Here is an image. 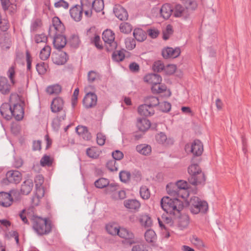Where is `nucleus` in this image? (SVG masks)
<instances>
[{"instance_id": "obj_1", "label": "nucleus", "mask_w": 251, "mask_h": 251, "mask_svg": "<svg viewBox=\"0 0 251 251\" xmlns=\"http://www.w3.org/2000/svg\"><path fill=\"white\" fill-rule=\"evenodd\" d=\"M160 205L164 211L175 217H179L183 207L182 201L177 198H171L168 196L162 198Z\"/></svg>"}, {"instance_id": "obj_2", "label": "nucleus", "mask_w": 251, "mask_h": 251, "mask_svg": "<svg viewBox=\"0 0 251 251\" xmlns=\"http://www.w3.org/2000/svg\"><path fill=\"white\" fill-rule=\"evenodd\" d=\"M32 228L39 236L46 235L51 231V225L47 219L33 216L31 218Z\"/></svg>"}, {"instance_id": "obj_3", "label": "nucleus", "mask_w": 251, "mask_h": 251, "mask_svg": "<svg viewBox=\"0 0 251 251\" xmlns=\"http://www.w3.org/2000/svg\"><path fill=\"white\" fill-rule=\"evenodd\" d=\"M188 205L191 212L195 214L199 213H205L208 209L207 203L203 201H201L197 197H193L191 198L188 202Z\"/></svg>"}, {"instance_id": "obj_4", "label": "nucleus", "mask_w": 251, "mask_h": 251, "mask_svg": "<svg viewBox=\"0 0 251 251\" xmlns=\"http://www.w3.org/2000/svg\"><path fill=\"white\" fill-rule=\"evenodd\" d=\"M102 39L107 44L106 49L107 51H112L116 50L117 43L115 41V34L112 30H104L102 33Z\"/></svg>"}, {"instance_id": "obj_5", "label": "nucleus", "mask_w": 251, "mask_h": 251, "mask_svg": "<svg viewBox=\"0 0 251 251\" xmlns=\"http://www.w3.org/2000/svg\"><path fill=\"white\" fill-rule=\"evenodd\" d=\"M49 36L51 38H53V46L55 49L58 50H61L66 45L67 39L66 37L62 35V33H52V28H49Z\"/></svg>"}, {"instance_id": "obj_6", "label": "nucleus", "mask_w": 251, "mask_h": 251, "mask_svg": "<svg viewBox=\"0 0 251 251\" xmlns=\"http://www.w3.org/2000/svg\"><path fill=\"white\" fill-rule=\"evenodd\" d=\"M185 150L186 151H190L195 156H200L203 151V145L199 140H195L191 145L187 144Z\"/></svg>"}, {"instance_id": "obj_7", "label": "nucleus", "mask_w": 251, "mask_h": 251, "mask_svg": "<svg viewBox=\"0 0 251 251\" xmlns=\"http://www.w3.org/2000/svg\"><path fill=\"white\" fill-rule=\"evenodd\" d=\"M51 58L53 63L61 65L67 62L69 56L66 52L61 51L58 53L53 52Z\"/></svg>"}, {"instance_id": "obj_8", "label": "nucleus", "mask_w": 251, "mask_h": 251, "mask_svg": "<svg viewBox=\"0 0 251 251\" xmlns=\"http://www.w3.org/2000/svg\"><path fill=\"white\" fill-rule=\"evenodd\" d=\"M97 102V96L93 93H88L83 100V104L86 108H90L95 106Z\"/></svg>"}, {"instance_id": "obj_9", "label": "nucleus", "mask_w": 251, "mask_h": 251, "mask_svg": "<svg viewBox=\"0 0 251 251\" xmlns=\"http://www.w3.org/2000/svg\"><path fill=\"white\" fill-rule=\"evenodd\" d=\"M166 190L168 194L171 196H174L177 197H181L182 198L185 199L187 198L189 194L187 192H185V194L183 195V194L180 193L179 191H178V187L175 183H170L168 184L166 186Z\"/></svg>"}, {"instance_id": "obj_10", "label": "nucleus", "mask_w": 251, "mask_h": 251, "mask_svg": "<svg viewBox=\"0 0 251 251\" xmlns=\"http://www.w3.org/2000/svg\"><path fill=\"white\" fill-rule=\"evenodd\" d=\"M181 51L179 48L173 49L171 47H167L163 49L162 50V55L163 58L168 59L170 58H175L178 57L180 54Z\"/></svg>"}, {"instance_id": "obj_11", "label": "nucleus", "mask_w": 251, "mask_h": 251, "mask_svg": "<svg viewBox=\"0 0 251 251\" xmlns=\"http://www.w3.org/2000/svg\"><path fill=\"white\" fill-rule=\"evenodd\" d=\"M118 236L127 240L130 245L135 243L134 234L130 230L124 227L120 228Z\"/></svg>"}, {"instance_id": "obj_12", "label": "nucleus", "mask_w": 251, "mask_h": 251, "mask_svg": "<svg viewBox=\"0 0 251 251\" xmlns=\"http://www.w3.org/2000/svg\"><path fill=\"white\" fill-rule=\"evenodd\" d=\"M6 179L10 183H19L22 180V174L18 171H9L6 175Z\"/></svg>"}, {"instance_id": "obj_13", "label": "nucleus", "mask_w": 251, "mask_h": 251, "mask_svg": "<svg viewBox=\"0 0 251 251\" xmlns=\"http://www.w3.org/2000/svg\"><path fill=\"white\" fill-rule=\"evenodd\" d=\"M2 9L4 11H8L11 14L16 12L17 4L16 0H0Z\"/></svg>"}, {"instance_id": "obj_14", "label": "nucleus", "mask_w": 251, "mask_h": 251, "mask_svg": "<svg viewBox=\"0 0 251 251\" xmlns=\"http://www.w3.org/2000/svg\"><path fill=\"white\" fill-rule=\"evenodd\" d=\"M52 26L49 28H52V33H62L64 31L65 26L58 17H54L52 18Z\"/></svg>"}, {"instance_id": "obj_15", "label": "nucleus", "mask_w": 251, "mask_h": 251, "mask_svg": "<svg viewBox=\"0 0 251 251\" xmlns=\"http://www.w3.org/2000/svg\"><path fill=\"white\" fill-rule=\"evenodd\" d=\"M24 110L23 106L19 103L14 104L12 108L11 117L13 116L17 121L21 120L24 117Z\"/></svg>"}, {"instance_id": "obj_16", "label": "nucleus", "mask_w": 251, "mask_h": 251, "mask_svg": "<svg viewBox=\"0 0 251 251\" xmlns=\"http://www.w3.org/2000/svg\"><path fill=\"white\" fill-rule=\"evenodd\" d=\"M13 202V198L11 194L8 193L0 192V205L3 207L10 206Z\"/></svg>"}, {"instance_id": "obj_17", "label": "nucleus", "mask_w": 251, "mask_h": 251, "mask_svg": "<svg viewBox=\"0 0 251 251\" xmlns=\"http://www.w3.org/2000/svg\"><path fill=\"white\" fill-rule=\"evenodd\" d=\"M188 181L190 184L193 185L204 184L205 181V177L202 172H199V173L195 175L194 176H190L188 178Z\"/></svg>"}, {"instance_id": "obj_18", "label": "nucleus", "mask_w": 251, "mask_h": 251, "mask_svg": "<svg viewBox=\"0 0 251 251\" xmlns=\"http://www.w3.org/2000/svg\"><path fill=\"white\" fill-rule=\"evenodd\" d=\"M64 101L60 97L54 98L51 103L50 109L53 113H57L63 110Z\"/></svg>"}, {"instance_id": "obj_19", "label": "nucleus", "mask_w": 251, "mask_h": 251, "mask_svg": "<svg viewBox=\"0 0 251 251\" xmlns=\"http://www.w3.org/2000/svg\"><path fill=\"white\" fill-rule=\"evenodd\" d=\"M173 12H174V16L176 17H183L184 18H186L190 15L188 10L179 4L175 5Z\"/></svg>"}, {"instance_id": "obj_20", "label": "nucleus", "mask_w": 251, "mask_h": 251, "mask_svg": "<svg viewBox=\"0 0 251 251\" xmlns=\"http://www.w3.org/2000/svg\"><path fill=\"white\" fill-rule=\"evenodd\" d=\"M115 16L121 21L127 20L128 15L126 10L120 5L116 6L113 9Z\"/></svg>"}, {"instance_id": "obj_21", "label": "nucleus", "mask_w": 251, "mask_h": 251, "mask_svg": "<svg viewBox=\"0 0 251 251\" xmlns=\"http://www.w3.org/2000/svg\"><path fill=\"white\" fill-rule=\"evenodd\" d=\"M11 90V85L4 76H0V92L3 95L8 94Z\"/></svg>"}, {"instance_id": "obj_22", "label": "nucleus", "mask_w": 251, "mask_h": 251, "mask_svg": "<svg viewBox=\"0 0 251 251\" xmlns=\"http://www.w3.org/2000/svg\"><path fill=\"white\" fill-rule=\"evenodd\" d=\"M12 107L8 103H3L0 107L1 116L5 119L9 120L11 119Z\"/></svg>"}, {"instance_id": "obj_23", "label": "nucleus", "mask_w": 251, "mask_h": 251, "mask_svg": "<svg viewBox=\"0 0 251 251\" xmlns=\"http://www.w3.org/2000/svg\"><path fill=\"white\" fill-rule=\"evenodd\" d=\"M136 126L140 131L145 132L151 126V122L149 120L145 118H138Z\"/></svg>"}, {"instance_id": "obj_24", "label": "nucleus", "mask_w": 251, "mask_h": 251, "mask_svg": "<svg viewBox=\"0 0 251 251\" xmlns=\"http://www.w3.org/2000/svg\"><path fill=\"white\" fill-rule=\"evenodd\" d=\"M83 11L80 6L75 5L70 10L71 17L75 21L79 22L81 20Z\"/></svg>"}, {"instance_id": "obj_25", "label": "nucleus", "mask_w": 251, "mask_h": 251, "mask_svg": "<svg viewBox=\"0 0 251 251\" xmlns=\"http://www.w3.org/2000/svg\"><path fill=\"white\" fill-rule=\"evenodd\" d=\"M145 81L151 83L152 85L160 83L162 81L161 76L156 74H150L144 77Z\"/></svg>"}, {"instance_id": "obj_26", "label": "nucleus", "mask_w": 251, "mask_h": 251, "mask_svg": "<svg viewBox=\"0 0 251 251\" xmlns=\"http://www.w3.org/2000/svg\"><path fill=\"white\" fill-rule=\"evenodd\" d=\"M138 113L141 115L147 117L153 115L154 110L153 108H151L150 106L145 103L139 106Z\"/></svg>"}, {"instance_id": "obj_27", "label": "nucleus", "mask_w": 251, "mask_h": 251, "mask_svg": "<svg viewBox=\"0 0 251 251\" xmlns=\"http://www.w3.org/2000/svg\"><path fill=\"white\" fill-rule=\"evenodd\" d=\"M33 186V184L31 179L25 180L21 185V193L23 195H28L31 191Z\"/></svg>"}, {"instance_id": "obj_28", "label": "nucleus", "mask_w": 251, "mask_h": 251, "mask_svg": "<svg viewBox=\"0 0 251 251\" xmlns=\"http://www.w3.org/2000/svg\"><path fill=\"white\" fill-rule=\"evenodd\" d=\"M124 204L126 208L134 210H138L141 205L140 202L135 199L125 200Z\"/></svg>"}, {"instance_id": "obj_29", "label": "nucleus", "mask_w": 251, "mask_h": 251, "mask_svg": "<svg viewBox=\"0 0 251 251\" xmlns=\"http://www.w3.org/2000/svg\"><path fill=\"white\" fill-rule=\"evenodd\" d=\"M112 53V59L114 61L119 62L122 61L125 57V52L126 50L124 49L115 50Z\"/></svg>"}, {"instance_id": "obj_30", "label": "nucleus", "mask_w": 251, "mask_h": 251, "mask_svg": "<svg viewBox=\"0 0 251 251\" xmlns=\"http://www.w3.org/2000/svg\"><path fill=\"white\" fill-rule=\"evenodd\" d=\"M173 10L169 4L166 3L160 9V14L165 19H168L171 15Z\"/></svg>"}, {"instance_id": "obj_31", "label": "nucleus", "mask_w": 251, "mask_h": 251, "mask_svg": "<svg viewBox=\"0 0 251 251\" xmlns=\"http://www.w3.org/2000/svg\"><path fill=\"white\" fill-rule=\"evenodd\" d=\"M133 36L139 42H143L147 38L146 32L141 28H135L133 31Z\"/></svg>"}, {"instance_id": "obj_32", "label": "nucleus", "mask_w": 251, "mask_h": 251, "mask_svg": "<svg viewBox=\"0 0 251 251\" xmlns=\"http://www.w3.org/2000/svg\"><path fill=\"white\" fill-rule=\"evenodd\" d=\"M136 150L140 154L144 155H149L151 151V147L146 144H141L137 146Z\"/></svg>"}, {"instance_id": "obj_33", "label": "nucleus", "mask_w": 251, "mask_h": 251, "mask_svg": "<svg viewBox=\"0 0 251 251\" xmlns=\"http://www.w3.org/2000/svg\"><path fill=\"white\" fill-rule=\"evenodd\" d=\"M145 102L146 104L148 105V106H150L151 108L153 109L154 107H155L160 104L158 99L157 97L153 96L147 97L145 99Z\"/></svg>"}, {"instance_id": "obj_34", "label": "nucleus", "mask_w": 251, "mask_h": 251, "mask_svg": "<svg viewBox=\"0 0 251 251\" xmlns=\"http://www.w3.org/2000/svg\"><path fill=\"white\" fill-rule=\"evenodd\" d=\"M175 185L178 187V191H179L180 193L184 195L186 192L188 193L187 191L188 188V184L186 181L182 180H178L175 183Z\"/></svg>"}, {"instance_id": "obj_35", "label": "nucleus", "mask_w": 251, "mask_h": 251, "mask_svg": "<svg viewBox=\"0 0 251 251\" xmlns=\"http://www.w3.org/2000/svg\"><path fill=\"white\" fill-rule=\"evenodd\" d=\"M145 238L149 243H154L156 239L155 232L152 229H148L145 233Z\"/></svg>"}, {"instance_id": "obj_36", "label": "nucleus", "mask_w": 251, "mask_h": 251, "mask_svg": "<svg viewBox=\"0 0 251 251\" xmlns=\"http://www.w3.org/2000/svg\"><path fill=\"white\" fill-rule=\"evenodd\" d=\"M51 48L49 46H45L41 50L40 58L42 60H47L50 54Z\"/></svg>"}, {"instance_id": "obj_37", "label": "nucleus", "mask_w": 251, "mask_h": 251, "mask_svg": "<svg viewBox=\"0 0 251 251\" xmlns=\"http://www.w3.org/2000/svg\"><path fill=\"white\" fill-rule=\"evenodd\" d=\"M61 91V87L58 84L48 86L46 89V92L50 95H57Z\"/></svg>"}, {"instance_id": "obj_38", "label": "nucleus", "mask_w": 251, "mask_h": 251, "mask_svg": "<svg viewBox=\"0 0 251 251\" xmlns=\"http://www.w3.org/2000/svg\"><path fill=\"white\" fill-rule=\"evenodd\" d=\"M109 183V181L108 179L101 177L95 182V185L97 188L102 189L106 187Z\"/></svg>"}, {"instance_id": "obj_39", "label": "nucleus", "mask_w": 251, "mask_h": 251, "mask_svg": "<svg viewBox=\"0 0 251 251\" xmlns=\"http://www.w3.org/2000/svg\"><path fill=\"white\" fill-rule=\"evenodd\" d=\"M188 172L190 176H194L199 173V172H201V170L197 164H193L188 167Z\"/></svg>"}, {"instance_id": "obj_40", "label": "nucleus", "mask_w": 251, "mask_h": 251, "mask_svg": "<svg viewBox=\"0 0 251 251\" xmlns=\"http://www.w3.org/2000/svg\"><path fill=\"white\" fill-rule=\"evenodd\" d=\"M53 159L49 155L45 154L40 160V165L42 167L51 166L52 165Z\"/></svg>"}, {"instance_id": "obj_41", "label": "nucleus", "mask_w": 251, "mask_h": 251, "mask_svg": "<svg viewBox=\"0 0 251 251\" xmlns=\"http://www.w3.org/2000/svg\"><path fill=\"white\" fill-rule=\"evenodd\" d=\"M92 7L97 12L101 11L104 8L103 0H94L92 2Z\"/></svg>"}, {"instance_id": "obj_42", "label": "nucleus", "mask_w": 251, "mask_h": 251, "mask_svg": "<svg viewBox=\"0 0 251 251\" xmlns=\"http://www.w3.org/2000/svg\"><path fill=\"white\" fill-rule=\"evenodd\" d=\"M167 89L165 85L157 83L156 84L152 85L151 91L153 93H161L165 91Z\"/></svg>"}, {"instance_id": "obj_43", "label": "nucleus", "mask_w": 251, "mask_h": 251, "mask_svg": "<svg viewBox=\"0 0 251 251\" xmlns=\"http://www.w3.org/2000/svg\"><path fill=\"white\" fill-rule=\"evenodd\" d=\"M88 81L89 83H93L96 80L100 79V76L99 73L94 71H90L87 75Z\"/></svg>"}, {"instance_id": "obj_44", "label": "nucleus", "mask_w": 251, "mask_h": 251, "mask_svg": "<svg viewBox=\"0 0 251 251\" xmlns=\"http://www.w3.org/2000/svg\"><path fill=\"white\" fill-rule=\"evenodd\" d=\"M120 31L124 33L128 34L132 30V25L128 23H123L120 25Z\"/></svg>"}, {"instance_id": "obj_45", "label": "nucleus", "mask_w": 251, "mask_h": 251, "mask_svg": "<svg viewBox=\"0 0 251 251\" xmlns=\"http://www.w3.org/2000/svg\"><path fill=\"white\" fill-rule=\"evenodd\" d=\"M7 75L9 78L12 85H14L16 84V80L15 79V71L14 66H12L9 68L7 72Z\"/></svg>"}, {"instance_id": "obj_46", "label": "nucleus", "mask_w": 251, "mask_h": 251, "mask_svg": "<svg viewBox=\"0 0 251 251\" xmlns=\"http://www.w3.org/2000/svg\"><path fill=\"white\" fill-rule=\"evenodd\" d=\"M106 230L107 232L112 235H116L119 234L120 228L112 225L108 224L106 226Z\"/></svg>"}, {"instance_id": "obj_47", "label": "nucleus", "mask_w": 251, "mask_h": 251, "mask_svg": "<svg viewBox=\"0 0 251 251\" xmlns=\"http://www.w3.org/2000/svg\"><path fill=\"white\" fill-rule=\"evenodd\" d=\"M140 221L141 225L145 227H150L152 225V220L147 215L142 216Z\"/></svg>"}, {"instance_id": "obj_48", "label": "nucleus", "mask_w": 251, "mask_h": 251, "mask_svg": "<svg viewBox=\"0 0 251 251\" xmlns=\"http://www.w3.org/2000/svg\"><path fill=\"white\" fill-rule=\"evenodd\" d=\"M36 68L39 74L44 75L47 72L48 65L45 62H41V63H38Z\"/></svg>"}, {"instance_id": "obj_49", "label": "nucleus", "mask_w": 251, "mask_h": 251, "mask_svg": "<svg viewBox=\"0 0 251 251\" xmlns=\"http://www.w3.org/2000/svg\"><path fill=\"white\" fill-rule=\"evenodd\" d=\"M185 8L188 11L189 9L192 11L195 10L198 6L196 0H185Z\"/></svg>"}, {"instance_id": "obj_50", "label": "nucleus", "mask_w": 251, "mask_h": 251, "mask_svg": "<svg viewBox=\"0 0 251 251\" xmlns=\"http://www.w3.org/2000/svg\"><path fill=\"white\" fill-rule=\"evenodd\" d=\"M71 46L75 48H77L80 43V40L77 35H73L69 40Z\"/></svg>"}, {"instance_id": "obj_51", "label": "nucleus", "mask_w": 251, "mask_h": 251, "mask_svg": "<svg viewBox=\"0 0 251 251\" xmlns=\"http://www.w3.org/2000/svg\"><path fill=\"white\" fill-rule=\"evenodd\" d=\"M140 194L142 198L144 200L148 199L150 197V192L146 186H142L140 188Z\"/></svg>"}, {"instance_id": "obj_52", "label": "nucleus", "mask_w": 251, "mask_h": 251, "mask_svg": "<svg viewBox=\"0 0 251 251\" xmlns=\"http://www.w3.org/2000/svg\"><path fill=\"white\" fill-rule=\"evenodd\" d=\"M82 11L86 10H91L92 7V2L89 0H81V6H80Z\"/></svg>"}, {"instance_id": "obj_53", "label": "nucleus", "mask_w": 251, "mask_h": 251, "mask_svg": "<svg viewBox=\"0 0 251 251\" xmlns=\"http://www.w3.org/2000/svg\"><path fill=\"white\" fill-rule=\"evenodd\" d=\"M173 30L172 26L170 25H168L166 26V30L163 32V38L165 40H168L170 35L173 34Z\"/></svg>"}, {"instance_id": "obj_54", "label": "nucleus", "mask_w": 251, "mask_h": 251, "mask_svg": "<svg viewBox=\"0 0 251 251\" xmlns=\"http://www.w3.org/2000/svg\"><path fill=\"white\" fill-rule=\"evenodd\" d=\"M119 177L121 181L126 182L130 177V174L129 172L122 171L119 174Z\"/></svg>"}, {"instance_id": "obj_55", "label": "nucleus", "mask_w": 251, "mask_h": 251, "mask_svg": "<svg viewBox=\"0 0 251 251\" xmlns=\"http://www.w3.org/2000/svg\"><path fill=\"white\" fill-rule=\"evenodd\" d=\"M190 241L192 243L199 248H201L203 246L202 241L196 235H193L190 238Z\"/></svg>"}, {"instance_id": "obj_56", "label": "nucleus", "mask_w": 251, "mask_h": 251, "mask_svg": "<svg viewBox=\"0 0 251 251\" xmlns=\"http://www.w3.org/2000/svg\"><path fill=\"white\" fill-rule=\"evenodd\" d=\"M125 44L127 49L131 50L136 46V42L132 38H127L125 40Z\"/></svg>"}, {"instance_id": "obj_57", "label": "nucleus", "mask_w": 251, "mask_h": 251, "mask_svg": "<svg viewBox=\"0 0 251 251\" xmlns=\"http://www.w3.org/2000/svg\"><path fill=\"white\" fill-rule=\"evenodd\" d=\"M152 68L154 72H159L165 69V66L161 61L158 60L154 63Z\"/></svg>"}, {"instance_id": "obj_58", "label": "nucleus", "mask_w": 251, "mask_h": 251, "mask_svg": "<svg viewBox=\"0 0 251 251\" xmlns=\"http://www.w3.org/2000/svg\"><path fill=\"white\" fill-rule=\"evenodd\" d=\"M116 161L115 160H110L107 161L106 163L107 168L111 172L118 171L117 166H116Z\"/></svg>"}, {"instance_id": "obj_59", "label": "nucleus", "mask_w": 251, "mask_h": 251, "mask_svg": "<svg viewBox=\"0 0 251 251\" xmlns=\"http://www.w3.org/2000/svg\"><path fill=\"white\" fill-rule=\"evenodd\" d=\"M112 197L115 199L123 200L126 197V192L124 190H120L118 192L113 193Z\"/></svg>"}, {"instance_id": "obj_60", "label": "nucleus", "mask_w": 251, "mask_h": 251, "mask_svg": "<svg viewBox=\"0 0 251 251\" xmlns=\"http://www.w3.org/2000/svg\"><path fill=\"white\" fill-rule=\"evenodd\" d=\"M34 40L37 44L40 43H46L47 42L48 38L44 34L36 35L34 37Z\"/></svg>"}, {"instance_id": "obj_61", "label": "nucleus", "mask_w": 251, "mask_h": 251, "mask_svg": "<svg viewBox=\"0 0 251 251\" xmlns=\"http://www.w3.org/2000/svg\"><path fill=\"white\" fill-rule=\"evenodd\" d=\"M9 25V23L7 20L1 19V16L0 15V29L2 31H6L8 30Z\"/></svg>"}, {"instance_id": "obj_62", "label": "nucleus", "mask_w": 251, "mask_h": 251, "mask_svg": "<svg viewBox=\"0 0 251 251\" xmlns=\"http://www.w3.org/2000/svg\"><path fill=\"white\" fill-rule=\"evenodd\" d=\"M106 137L102 133L99 132L97 134V142L100 146H103L105 142Z\"/></svg>"}, {"instance_id": "obj_63", "label": "nucleus", "mask_w": 251, "mask_h": 251, "mask_svg": "<svg viewBox=\"0 0 251 251\" xmlns=\"http://www.w3.org/2000/svg\"><path fill=\"white\" fill-rule=\"evenodd\" d=\"M159 104L160 109L163 112H168L171 110V104L167 101H164Z\"/></svg>"}, {"instance_id": "obj_64", "label": "nucleus", "mask_w": 251, "mask_h": 251, "mask_svg": "<svg viewBox=\"0 0 251 251\" xmlns=\"http://www.w3.org/2000/svg\"><path fill=\"white\" fill-rule=\"evenodd\" d=\"M132 251H149L148 247L143 244L135 245L132 247Z\"/></svg>"}]
</instances>
